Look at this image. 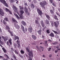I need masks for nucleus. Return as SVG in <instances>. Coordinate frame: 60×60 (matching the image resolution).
Segmentation results:
<instances>
[{
    "mask_svg": "<svg viewBox=\"0 0 60 60\" xmlns=\"http://www.w3.org/2000/svg\"><path fill=\"white\" fill-rule=\"evenodd\" d=\"M47 4L46 2V1H44L42 2H41L40 3V5H41L42 7H43L44 9H45V7L44 6Z\"/></svg>",
    "mask_w": 60,
    "mask_h": 60,
    "instance_id": "1",
    "label": "nucleus"
},
{
    "mask_svg": "<svg viewBox=\"0 0 60 60\" xmlns=\"http://www.w3.org/2000/svg\"><path fill=\"white\" fill-rule=\"evenodd\" d=\"M0 2L2 3L3 4H4L5 6H6V7H8V4L7 3H6V1L4 0H0Z\"/></svg>",
    "mask_w": 60,
    "mask_h": 60,
    "instance_id": "2",
    "label": "nucleus"
},
{
    "mask_svg": "<svg viewBox=\"0 0 60 60\" xmlns=\"http://www.w3.org/2000/svg\"><path fill=\"white\" fill-rule=\"evenodd\" d=\"M28 54L29 56V59H28V60H32V58L30 57V56H31V55L32 56H33V53H32V52H31L29 54L28 53Z\"/></svg>",
    "mask_w": 60,
    "mask_h": 60,
    "instance_id": "3",
    "label": "nucleus"
},
{
    "mask_svg": "<svg viewBox=\"0 0 60 60\" xmlns=\"http://www.w3.org/2000/svg\"><path fill=\"white\" fill-rule=\"evenodd\" d=\"M57 23H56V22H54V26L56 27H58V26L59 25V21H56Z\"/></svg>",
    "mask_w": 60,
    "mask_h": 60,
    "instance_id": "4",
    "label": "nucleus"
},
{
    "mask_svg": "<svg viewBox=\"0 0 60 60\" xmlns=\"http://www.w3.org/2000/svg\"><path fill=\"white\" fill-rule=\"evenodd\" d=\"M0 14H1L2 16H4V13L3 11V10L0 8Z\"/></svg>",
    "mask_w": 60,
    "mask_h": 60,
    "instance_id": "5",
    "label": "nucleus"
},
{
    "mask_svg": "<svg viewBox=\"0 0 60 60\" xmlns=\"http://www.w3.org/2000/svg\"><path fill=\"white\" fill-rule=\"evenodd\" d=\"M37 11L38 12V13L40 15L41 17H42L41 16V14H42V12H41V10H40L38 8L37 9Z\"/></svg>",
    "mask_w": 60,
    "mask_h": 60,
    "instance_id": "6",
    "label": "nucleus"
},
{
    "mask_svg": "<svg viewBox=\"0 0 60 60\" xmlns=\"http://www.w3.org/2000/svg\"><path fill=\"white\" fill-rule=\"evenodd\" d=\"M13 9L15 11H17L18 9L14 5H13L12 7Z\"/></svg>",
    "mask_w": 60,
    "mask_h": 60,
    "instance_id": "7",
    "label": "nucleus"
},
{
    "mask_svg": "<svg viewBox=\"0 0 60 60\" xmlns=\"http://www.w3.org/2000/svg\"><path fill=\"white\" fill-rule=\"evenodd\" d=\"M28 30L30 33H32V26H30L28 28Z\"/></svg>",
    "mask_w": 60,
    "mask_h": 60,
    "instance_id": "8",
    "label": "nucleus"
},
{
    "mask_svg": "<svg viewBox=\"0 0 60 60\" xmlns=\"http://www.w3.org/2000/svg\"><path fill=\"white\" fill-rule=\"evenodd\" d=\"M6 12H9L10 14H12V13H11V11L8 8H6Z\"/></svg>",
    "mask_w": 60,
    "mask_h": 60,
    "instance_id": "9",
    "label": "nucleus"
},
{
    "mask_svg": "<svg viewBox=\"0 0 60 60\" xmlns=\"http://www.w3.org/2000/svg\"><path fill=\"white\" fill-rule=\"evenodd\" d=\"M24 10L25 12L26 13H28V10H27V8H26V7H25V8L24 9Z\"/></svg>",
    "mask_w": 60,
    "mask_h": 60,
    "instance_id": "10",
    "label": "nucleus"
},
{
    "mask_svg": "<svg viewBox=\"0 0 60 60\" xmlns=\"http://www.w3.org/2000/svg\"><path fill=\"white\" fill-rule=\"evenodd\" d=\"M15 26L17 29H19L20 28L19 26L16 24H15Z\"/></svg>",
    "mask_w": 60,
    "mask_h": 60,
    "instance_id": "11",
    "label": "nucleus"
},
{
    "mask_svg": "<svg viewBox=\"0 0 60 60\" xmlns=\"http://www.w3.org/2000/svg\"><path fill=\"white\" fill-rule=\"evenodd\" d=\"M14 14L15 16L16 17V18H17V19H19V17L18 15L16 13H14Z\"/></svg>",
    "mask_w": 60,
    "mask_h": 60,
    "instance_id": "12",
    "label": "nucleus"
},
{
    "mask_svg": "<svg viewBox=\"0 0 60 60\" xmlns=\"http://www.w3.org/2000/svg\"><path fill=\"white\" fill-rule=\"evenodd\" d=\"M14 36L15 37L14 39L15 40H16L17 39L18 40H19V37L16 36V35H14Z\"/></svg>",
    "mask_w": 60,
    "mask_h": 60,
    "instance_id": "13",
    "label": "nucleus"
},
{
    "mask_svg": "<svg viewBox=\"0 0 60 60\" xmlns=\"http://www.w3.org/2000/svg\"><path fill=\"white\" fill-rule=\"evenodd\" d=\"M21 23H22V25H23V26H26V23L25 22L23 21H22Z\"/></svg>",
    "mask_w": 60,
    "mask_h": 60,
    "instance_id": "14",
    "label": "nucleus"
},
{
    "mask_svg": "<svg viewBox=\"0 0 60 60\" xmlns=\"http://www.w3.org/2000/svg\"><path fill=\"white\" fill-rule=\"evenodd\" d=\"M41 25L42 26V27H44L45 25L43 23V21L41 20Z\"/></svg>",
    "mask_w": 60,
    "mask_h": 60,
    "instance_id": "15",
    "label": "nucleus"
},
{
    "mask_svg": "<svg viewBox=\"0 0 60 60\" xmlns=\"http://www.w3.org/2000/svg\"><path fill=\"white\" fill-rule=\"evenodd\" d=\"M20 12L21 14V15H22L24 13V10H21L20 11Z\"/></svg>",
    "mask_w": 60,
    "mask_h": 60,
    "instance_id": "16",
    "label": "nucleus"
},
{
    "mask_svg": "<svg viewBox=\"0 0 60 60\" xmlns=\"http://www.w3.org/2000/svg\"><path fill=\"white\" fill-rule=\"evenodd\" d=\"M45 22L46 23V24L47 25H48V24H49V22L48 20H46L45 21Z\"/></svg>",
    "mask_w": 60,
    "mask_h": 60,
    "instance_id": "17",
    "label": "nucleus"
},
{
    "mask_svg": "<svg viewBox=\"0 0 60 60\" xmlns=\"http://www.w3.org/2000/svg\"><path fill=\"white\" fill-rule=\"evenodd\" d=\"M32 37L34 40H35V39H36V37L34 35H32Z\"/></svg>",
    "mask_w": 60,
    "mask_h": 60,
    "instance_id": "18",
    "label": "nucleus"
},
{
    "mask_svg": "<svg viewBox=\"0 0 60 60\" xmlns=\"http://www.w3.org/2000/svg\"><path fill=\"white\" fill-rule=\"evenodd\" d=\"M30 5L31 6V7L33 9H34V5L31 4Z\"/></svg>",
    "mask_w": 60,
    "mask_h": 60,
    "instance_id": "19",
    "label": "nucleus"
},
{
    "mask_svg": "<svg viewBox=\"0 0 60 60\" xmlns=\"http://www.w3.org/2000/svg\"><path fill=\"white\" fill-rule=\"evenodd\" d=\"M21 29L22 30V31L24 32V27L22 25L21 26Z\"/></svg>",
    "mask_w": 60,
    "mask_h": 60,
    "instance_id": "20",
    "label": "nucleus"
},
{
    "mask_svg": "<svg viewBox=\"0 0 60 60\" xmlns=\"http://www.w3.org/2000/svg\"><path fill=\"white\" fill-rule=\"evenodd\" d=\"M8 37H5L4 40V41H6L7 40V39H8Z\"/></svg>",
    "mask_w": 60,
    "mask_h": 60,
    "instance_id": "21",
    "label": "nucleus"
},
{
    "mask_svg": "<svg viewBox=\"0 0 60 60\" xmlns=\"http://www.w3.org/2000/svg\"><path fill=\"white\" fill-rule=\"evenodd\" d=\"M46 16L47 18L48 19H50V16H49L48 15H46Z\"/></svg>",
    "mask_w": 60,
    "mask_h": 60,
    "instance_id": "22",
    "label": "nucleus"
},
{
    "mask_svg": "<svg viewBox=\"0 0 60 60\" xmlns=\"http://www.w3.org/2000/svg\"><path fill=\"white\" fill-rule=\"evenodd\" d=\"M9 42L10 43V44H11V45L12 44V43L11 42V39L10 38L9 40Z\"/></svg>",
    "mask_w": 60,
    "mask_h": 60,
    "instance_id": "23",
    "label": "nucleus"
},
{
    "mask_svg": "<svg viewBox=\"0 0 60 60\" xmlns=\"http://www.w3.org/2000/svg\"><path fill=\"white\" fill-rule=\"evenodd\" d=\"M50 36L52 37H54V35L52 33H51L50 35Z\"/></svg>",
    "mask_w": 60,
    "mask_h": 60,
    "instance_id": "24",
    "label": "nucleus"
},
{
    "mask_svg": "<svg viewBox=\"0 0 60 60\" xmlns=\"http://www.w3.org/2000/svg\"><path fill=\"white\" fill-rule=\"evenodd\" d=\"M2 49L4 53H6V50H5V49L4 48H2Z\"/></svg>",
    "mask_w": 60,
    "mask_h": 60,
    "instance_id": "25",
    "label": "nucleus"
},
{
    "mask_svg": "<svg viewBox=\"0 0 60 60\" xmlns=\"http://www.w3.org/2000/svg\"><path fill=\"white\" fill-rule=\"evenodd\" d=\"M9 1L11 3H14L15 2L14 0H9Z\"/></svg>",
    "mask_w": 60,
    "mask_h": 60,
    "instance_id": "26",
    "label": "nucleus"
},
{
    "mask_svg": "<svg viewBox=\"0 0 60 60\" xmlns=\"http://www.w3.org/2000/svg\"><path fill=\"white\" fill-rule=\"evenodd\" d=\"M19 8L20 10H23L24 9V8L23 7H21L20 6H19Z\"/></svg>",
    "mask_w": 60,
    "mask_h": 60,
    "instance_id": "27",
    "label": "nucleus"
},
{
    "mask_svg": "<svg viewBox=\"0 0 60 60\" xmlns=\"http://www.w3.org/2000/svg\"><path fill=\"white\" fill-rule=\"evenodd\" d=\"M54 18L55 19L58 20V19H57V17H56V15H54Z\"/></svg>",
    "mask_w": 60,
    "mask_h": 60,
    "instance_id": "28",
    "label": "nucleus"
},
{
    "mask_svg": "<svg viewBox=\"0 0 60 60\" xmlns=\"http://www.w3.org/2000/svg\"><path fill=\"white\" fill-rule=\"evenodd\" d=\"M12 20L13 21H14V22H15L16 23H18V22H17V21L16 20H15V19H14V18H12Z\"/></svg>",
    "mask_w": 60,
    "mask_h": 60,
    "instance_id": "29",
    "label": "nucleus"
},
{
    "mask_svg": "<svg viewBox=\"0 0 60 60\" xmlns=\"http://www.w3.org/2000/svg\"><path fill=\"white\" fill-rule=\"evenodd\" d=\"M41 30H40L39 31H38V33L39 34H41Z\"/></svg>",
    "mask_w": 60,
    "mask_h": 60,
    "instance_id": "30",
    "label": "nucleus"
},
{
    "mask_svg": "<svg viewBox=\"0 0 60 60\" xmlns=\"http://www.w3.org/2000/svg\"><path fill=\"white\" fill-rule=\"evenodd\" d=\"M6 29H7V30H10V28H9L8 26H6Z\"/></svg>",
    "mask_w": 60,
    "mask_h": 60,
    "instance_id": "31",
    "label": "nucleus"
},
{
    "mask_svg": "<svg viewBox=\"0 0 60 60\" xmlns=\"http://www.w3.org/2000/svg\"><path fill=\"white\" fill-rule=\"evenodd\" d=\"M58 44V42H55L54 43H52V44L53 45H56V44Z\"/></svg>",
    "mask_w": 60,
    "mask_h": 60,
    "instance_id": "32",
    "label": "nucleus"
},
{
    "mask_svg": "<svg viewBox=\"0 0 60 60\" xmlns=\"http://www.w3.org/2000/svg\"><path fill=\"white\" fill-rule=\"evenodd\" d=\"M36 48H37V49H38V50L40 51V52H41V50L40 49H39V47H38V46H36Z\"/></svg>",
    "mask_w": 60,
    "mask_h": 60,
    "instance_id": "33",
    "label": "nucleus"
},
{
    "mask_svg": "<svg viewBox=\"0 0 60 60\" xmlns=\"http://www.w3.org/2000/svg\"><path fill=\"white\" fill-rule=\"evenodd\" d=\"M0 43L2 45H4V42H2L0 39Z\"/></svg>",
    "mask_w": 60,
    "mask_h": 60,
    "instance_id": "34",
    "label": "nucleus"
},
{
    "mask_svg": "<svg viewBox=\"0 0 60 60\" xmlns=\"http://www.w3.org/2000/svg\"><path fill=\"white\" fill-rule=\"evenodd\" d=\"M51 25H52V26L53 27L54 26V23H53V22L51 21Z\"/></svg>",
    "mask_w": 60,
    "mask_h": 60,
    "instance_id": "35",
    "label": "nucleus"
},
{
    "mask_svg": "<svg viewBox=\"0 0 60 60\" xmlns=\"http://www.w3.org/2000/svg\"><path fill=\"white\" fill-rule=\"evenodd\" d=\"M52 31H53V32H54V33L55 34H58V33L57 32L55 31H54L53 30H52Z\"/></svg>",
    "mask_w": 60,
    "mask_h": 60,
    "instance_id": "36",
    "label": "nucleus"
},
{
    "mask_svg": "<svg viewBox=\"0 0 60 60\" xmlns=\"http://www.w3.org/2000/svg\"><path fill=\"white\" fill-rule=\"evenodd\" d=\"M5 56H6L7 57V58L9 59H10V58L9 57V56L6 54H5L4 55Z\"/></svg>",
    "mask_w": 60,
    "mask_h": 60,
    "instance_id": "37",
    "label": "nucleus"
},
{
    "mask_svg": "<svg viewBox=\"0 0 60 60\" xmlns=\"http://www.w3.org/2000/svg\"><path fill=\"white\" fill-rule=\"evenodd\" d=\"M40 49H41L42 50V51H43V49H44V48H43V47H41V46H40Z\"/></svg>",
    "mask_w": 60,
    "mask_h": 60,
    "instance_id": "38",
    "label": "nucleus"
},
{
    "mask_svg": "<svg viewBox=\"0 0 60 60\" xmlns=\"http://www.w3.org/2000/svg\"><path fill=\"white\" fill-rule=\"evenodd\" d=\"M20 18L21 19H22L23 18V16L22 15H21L20 16Z\"/></svg>",
    "mask_w": 60,
    "mask_h": 60,
    "instance_id": "39",
    "label": "nucleus"
},
{
    "mask_svg": "<svg viewBox=\"0 0 60 60\" xmlns=\"http://www.w3.org/2000/svg\"><path fill=\"white\" fill-rule=\"evenodd\" d=\"M4 20H5L6 21H8V18L6 17H5L4 18Z\"/></svg>",
    "mask_w": 60,
    "mask_h": 60,
    "instance_id": "40",
    "label": "nucleus"
},
{
    "mask_svg": "<svg viewBox=\"0 0 60 60\" xmlns=\"http://www.w3.org/2000/svg\"><path fill=\"white\" fill-rule=\"evenodd\" d=\"M35 23L36 24H39V21H37V20H36Z\"/></svg>",
    "mask_w": 60,
    "mask_h": 60,
    "instance_id": "41",
    "label": "nucleus"
},
{
    "mask_svg": "<svg viewBox=\"0 0 60 60\" xmlns=\"http://www.w3.org/2000/svg\"><path fill=\"white\" fill-rule=\"evenodd\" d=\"M26 50H27V51L28 52H30V51H29V49H28L27 48V47L26 48Z\"/></svg>",
    "mask_w": 60,
    "mask_h": 60,
    "instance_id": "42",
    "label": "nucleus"
},
{
    "mask_svg": "<svg viewBox=\"0 0 60 60\" xmlns=\"http://www.w3.org/2000/svg\"><path fill=\"white\" fill-rule=\"evenodd\" d=\"M51 47H49L48 48V51H50V50H51Z\"/></svg>",
    "mask_w": 60,
    "mask_h": 60,
    "instance_id": "43",
    "label": "nucleus"
},
{
    "mask_svg": "<svg viewBox=\"0 0 60 60\" xmlns=\"http://www.w3.org/2000/svg\"><path fill=\"white\" fill-rule=\"evenodd\" d=\"M46 32L48 34H49L50 33V31L49 30H47L46 31Z\"/></svg>",
    "mask_w": 60,
    "mask_h": 60,
    "instance_id": "44",
    "label": "nucleus"
},
{
    "mask_svg": "<svg viewBox=\"0 0 60 60\" xmlns=\"http://www.w3.org/2000/svg\"><path fill=\"white\" fill-rule=\"evenodd\" d=\"M18 48H19L20 47V44H19L18 43Z\"/></svg>",
    "mask_w": 60,
    "mask_h": 60,
    "instance_id": "45",
    "label": "nucleus"
},
{
    "mask_svg": "<svg viewBox=\"0 0 60 60\" xmlns=\"http://www.w3.org/2000/svg\"><path fill=\"white\" fill-rule=\"evenodd\" d=\"M50 12L51 13H54V12L52 10H50Z\"/></svg>",
    "mask_w": 60,
    "mask_h": 60,
    "instance_id": "46",
    "label": "nucleus"
},
{
    "mask_svg": "<svg viewBox=\"0 0 60 60\" xmlns=\"http://www.w3.org/2000/svg\"><path fill=\"white\" fill-rule=\"evenodd\" d=\"M20 52H21V53H22V54H24V52L22 50Z\"/></svg>",
    "mask_w": 60,
    "mask_h": 60,
    "instance_id": "47",
    "label": "nucleus"
},
{
    "mask_svg": "<svg viewBox=\"0 0 60 60\" xmlns=\"http://www.w3.org/2000/svg\"><path fill=\"white\" fill-rule=\"evenodd\" d=\"M42 38L43 39H45V36L43 35L42 36Z\"/></svg>",
    "mask_w": 60,
    "mask_h": 60,
    "instance_id": "48",
    "label": "nucleus"
},
{
    "mask_svg": "<svg viewBox=\"0 0 60 60\" xmlns=\"http://www.w3.org/2000/svg\"><path fill=\"white\" fill-rule=\"evenodd\" d=\"M3 21V23L4 25H6V22H5L4 21V20Z\"/></svg>",
    "mask_w": 60,
    "mask_h": 60,
    "instance_id": "49",
    "label": "nucleus"
},
{
    "mask_svg": "<svg viewBox=\"0 0 60 60\" xmlns=\"http://www.w3.org/2000/svg\"><path fill=\"white\" fill-rule=\"evenodd\" d=\"M6 43L7 45H8V46H9V42H8V41Z\"/></svg>",
    "mask_w": 60,
    "mask_h": 60,
    "instance_id": "50",
    "label": "nucleus"
},
{
    "mask_svg": "<svg viewBox=\"0 0 60 60\" xmlns=\"http://www.w3.org/2000/svg\"><path fill=\"white\" fill-rule=\"evenodd\" d=\"M52 1L53 0H50V3H53Z\"/></svg>",
    "mask_w": 60,
    "mask_h": 60,
    "instance_id": "51",
    "label": "nucleus"
},
{
    "mask_svg": "<svg viewBox=\"0 0 60 60\" xmlns=\"http://www.w3.org/2000/svg\"><path fill=\"white\" fill-rule=\"evenodd\" d=\"M16 42H17V44H18V43H19V42H20L19 41V40H18L16 41Z\"/></svg>",
    "mask_w": 60,
    "mask_h": 60,
    "instance_id": "52",
    "label": "nucleus"
},
{
    "mask_svg": "<svg viewBox=\"0 0 60 60\" xmlns=\"http://www.w3.org/2000/svg\"><path fill=\"white\" fill-rule=\"evenodd\" d=\"M24 4L25 5V6H26L27 5V4L26 3H25Z\"/></svg>",
    "mask_w": 60,
    "mask_h": 60,
    "instance_id": "53",
    "label": "nucleus"
},
{
    "mask_svg": "<svg viewBox=\"0 0 60 60\" xmlns=\"http://www.w3.org/2000/svg\"><path fill=\"white\" fill-rule=\"evenodd\" d=\"M15 52L17 55H18V52L17 51H15Z\"/></svg>",
    "mask_w": 60,
    "mask_h": 60,
    "instance_id": "54",
    "label": "nucleus"
},
{
    "mask_svg": "<svg viewBox=\"0 0 60 60\" xmlns=\"http://www.w3.org/2000/svg\"><path fill=\"white\" fill-rule=\"evenodd\" d=\"M52 4L53 5V6H56V5H55V4H54V3H52Z\"/></svg>",
    "mask_w": 60,
    "mask_h": 60,
    "instance_id": "55",
    "label": "nucleus"
},
{
    "mask_svg": "<svg viewBox=\"0 0 60 60\" xmlns=\"http://www.w3.org/2000/svg\"><path fill=\"white\" fill-rule=\"evenodd\" d=\"M58 52V50H57L55 51V53H57V52Z\"/></svg>",
    "mask_w": 60,
    "mask_h": 60,
    "instance_id": "56",
    "label": "nucleus"
},
{
    "mask_svg": "<svg viewBox=\"0 0 60 60\" xmlns=\"http://www.w3.org/2000/svg\"><path fill=\"white\" fill-rule=\"evenodd\" d=\"M51 56H52V55L51 54H50L49 55V57H51Z\"/></svg>",
    "mask_w": 60,
    "mask_h": 60,
    "instance_id": "57",
    "label": "nucleus"
},
{
    "mask_svg": "<svg viewBox=\"0 0 60 60\" xmlns=\"http://www.w3.org/2000/svg\"><path fill=\"white\" fill-rule=\"evenodd\" d=\"M52 8L53 10V11H54L55 10V8H54V7H52Z\"/></svg>",
    "mask_w": 60,
    "mask_h": 60,
    "instance_id": "58",
    "label": "nucleus"
},
{
    "mask_svg": "<svg viewBox=\"0 0 60 60\" xmlns=\"http://www.w3.org/2000/svg\"><path fill=\"white\" fill-rule=\"evenodd\" d=\"M1 37H2V38H3V39H4V37L3 36H1Z\"/></svg>",
    "mask_w": 60,
    "mask_h": 60,
    "instance_id": "59",
    "label": "nucleus"
},
{
    "mask_svg": "<svg viewBox=\"0 0 60 60\" xmlns=\"http://www.w3.org/2000/svg\"><path fill=\"white\" fill-rule=\"evenodd\" d=\"M48 41H52V40H50V39H49L48 40Z\"/></svg>",
    "mask_w": 60,
    "mask_h": 60,
    "instance_id": "60",
    "label": "nucleus"
},
{
    "mask_svg": "<svg viewBox=\"0 0 60 60\" xmlns=\"http://www.w3.org/2000/svg\"><path fill=\"white\" fill-rule=\"evenodd\" d=\"M17 45L16 44H15L14 45V46L15 48H16V46H17Z\"/></svg>",
    "mask_w": 60,
    "mask_h": 60,
    "instance_id": "61",
    "label": "nucleus"
},
{
    "mask_svg": "<svg viewBox=\"0 0 60 60\" xmlns=\"http://www.w3.org/2000/svg\"><path fill=\"white\" fill-rule=\"evenodd\" d=\"M56 37H57V38L58 37V36L57 35V34L56 35Z\"/></svg>",
    "mask_w": 60,
    "mask_h": 60,
    "instance_id": "62",
    "label": "nucleus"
},
{
    "mask_svg": "<svg viewBox=\"0 0 60 60\" xmlns=\"http://www.w3.org/2000/svg\"><path fill=\"white\" fill-rule=\"evenodd\" d=\"M37 20H40V18H39V17L38 18H37Z\"/></svg>",
    "mask_w": 60,
    "mask_h": 60,
    "instance_id": "63",
    "label": "nucleus"
},
{
    "mask_svg": "<svg viewBox=\"0 0 60 60\" xmlns=\"http://www.w3.org/2000/svg\"><path fill=\"white\" fill-rule=\"evenodd\" d=\"M14 58H15V60H16V57L14 56Z\"/></svg>",
    "mask_w": 60,
    "mask_h": 60,
    "instance_id": "64",
    "label": "nucleus"
}]
</instances>
